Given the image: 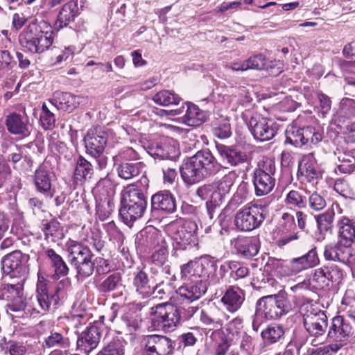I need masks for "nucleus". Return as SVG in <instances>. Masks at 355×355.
<instances>
[{
    "label": "nucleus",
    "mask_w": 355,
    "mask_h": 355,
    "mask_svg": "<svg viewBox=\"0 0 355 355\" xmlns=\"http://www.w3.org/2000/svg\"><path fill=\"white\" fill-rule=\"evenodd\" d=\"M284 331L283 328L277 324L269 325L266 329L261 331V337L267 344H272L279 340Z\"/></svg>",
    "instance_id": "de8ad7c7"
},
{
    "label": "nucleus",
    "mask_w": 355,
    "mask_h": 355,
    "mask_svg": "<svg viewBox=\"0 0 355 355\" xmlns=\"http://www.w3.org/2000/svg\"><path fill=\"white\" fill-rule=\"evenodd\" d=\"M53 28L45 20L35 19L20 33V45L28 52L41 54L47 51L53 43Z\"/></svg>",
    "instance_id": "f257e3e1"
},
{
    "label": "nucleus",
    "mask_w": 355,
    "mask_h": 355,
    "mask_svg": "<svg viewBox=\"0 0 355 355\" xmlns=\"http://www.w3.org/2000/svg\"><path fill=\"white\" fill-rule=\"evenodd\" d=\"M220 166L209 150H199L185 162L180 173L186 184H193L216 173Z\"/></svg>",
    "instance_id": "f03ea898"
},
{
    "label": "nucleus",
    "mask_w": 355,
    "mask_h": 355,
    "mask_svg": "<svg viewBox=\"0 0 355 355\" xmlns=\"http://www.w3.org/2000/svg\"><path fill=\"white\" fill-rule=\"evenodd\" d=\"M97 355H124V347L122 341L119 338H112L105 343L103 347Z\"/></svg>",
    "instance_id": "09e8293b"
},
{
    "label": "nucleus",
    "mask_w": 355,
    "mask_h": 355,
    "mask_svg": "<svg viewBox=\"0 0 355 355\" xmlns=\"http://www.w3.org/2000/svg\"><path fill=\"white\" fill-rule=\"evenodd\" d=\"M143 343L146 355H171L175 347L172 340L155 334L144 337Z\"/></svg>",
    "instance_id": "2eb2a0df"
},
{
    "label": "nucleus",
    "mask_w": 355,
    "mask_h": 355,
    "mask_svg": "<svg viewBox=\"0 0 355 355\" xmlns=\"http://www.w3.org/2000/svg\"><path fill=\"white\" fill-rule=\"evenodd\" d=\"M45 254L51 260V265L54 268L55 277L60 278L68 275L69 268L61 256L53 249L46 250Z\"/></svg>",
    "instance_id": "4c0bfd02"
},
{
    "label": "nucleus",
    "mask_w": 355,
    "mask_h": 355,
    "mask_svg": "<svg viewBox=\"0 0 355 355\" xmlns=\"http://www.w3.org/2000/svg\"><path fill=\"white\" fill-rule=\"evenodd\" d=\"M42 230L44 232L45 239L49 241L57 242L63 236L60 224L55 220L42 224Z\"/></svg>",
    "instance_id": "a18cd8bd"
},
{
    "label": "nucleus",
    "mask_w": 355,
    "mask_h": 355,
    "mask_svg": "<svg viewBox=\"0 0 355 355\" xmlns=\"http://www.w3.org/2000/svg\"><path fill=\"white\" fill-rule=\"evenodd\" d=\"M133 284L136 291L143 297L152 295L153 288L149 285L147 274L144 271H139L135 275Z\"/></svg>",
    "instance_id": "c03bdc74"
},
{
    "label": "nucleus",
    "mask_w": 355,
    "mask_h": 355,
    "mask_svg": "<svg viewBox=\"0 0 355 355\" xmlns=\"http://www.w3.org/2000/svg\"><path fill=\"white\" fill-rule=\"evenodd\" d=\"M285 202L291 207L304 208L306 205V196L303 195L302 191L292 190L286 196Z\"/></svg>",
    "instance_id": "3c124183"
},
{
    "label": "nucleus",
    "mask_w": 355,
    "mask_h": 355,
    "mask_svg": "<svg viewBox=\"0 0 355 355\" xmlns=\"http://www.w3.org/2000/svg\"><path fill=\"white\" fill-rule=\"evenodd\" d=\"M181 277L184 280L196 282L202 281L209 285H214L219 282L216 264L205 258L196 259L182 265Z\"/></svg>",
    "instance_id": "20e7f679"
},
{
    "label": "nucleus",
    "mask_w": 355,
    "mask_h": 355,
    "mask_svg": "<svg viewBox=\"0 0 355 355\" xmlns=\"http://www.w3.org/2000/svg\"><path fill=\"white\" fill-rule=\"evenodd\" d=\"M58 110L72 112L80 103V96L69 92H55L49 100Z\"/></svg>",
    "instance_id": "aec40b11"
},
{
    "label": "nucleus",
    "mask_w": 355,
    "mask_h": 355,
    "mask_svg": "<svg viewBox=\"0 0 355 355\" xmlns=\"http://www.w3.org/2000/svg\"><path fill=\"white\" fill-rule=\"evenodd\" d=\"M121 277L119 273H114L108 276L99 286L103 292H110L121 285Z\"/></svg>",
    "instance_id": "bf43d9fd"
},
{
    "label": "nucleus",
    "mask_w": 355,
    "mask_h": 355,
    "mask_svg": "<svg viewBox=\"0 0 355 355\" xmlns=\"http://www.w3.org/2000/svg\"><path fill=\"white\" fill-rule=\"evenodd\" d=\"M248 69L270 71L275 75L283 71V63L280 60L268 61L262 53H258L250 56L246 60Z\"/></svg>",
    "instance_id": "a211bd4d"
},
{
    "label": "nucleus",
    "mask_w": 355,
    "mask_h": 355,
    "mask_svg": "<svg viewBox=\"0 0 355 355\" xmlns=\"http://www.w3.org/2000/svg\"><path fill=\"white\" fill-rule=\"evenodd\" d=\"M297 178L301 181H311V156L306 155L299 162Z\"/></svg>",
    "instance_id": "6e6d98bb"
},
{
    "label": "nucleus",
    "mask_w": 355,
    "mask_h": 355,
    "mask_svg": "<svg viewBox=\"0 0 355 355\" xmlns=\"http://www.w3.org/2000/svg\"><path fill=\"white\" fill-rule=\"evenodd\" d=\"M248 127L254 138L260 141L272 139L277 131V125L275 122L260 115L252 116Z\"/></svg>",
    "instance_id": "4468645a"
},
{
    "label": "nucleus",
    "mask_w": 355,
    "mask_h": 355,
    "mask_svg": "<svg viewBox=\"0 0 355 355\" xmlns=\"http://www.w3.org/2000/svg\"><path fill=\"white\" fill-rule=\"evenodd\" d=\"M183 105L185 114L181 117L182 123L188 126L197 127L206 121V113L197 105L191 102H186Z\"/></svg>",
    "instance_id": "bb28decb"
},
{
    "label": "nucleus",
    "mask_w": 355,
    "mask_h": 355,
    "mask_svg": "<svg viewBox=\"0 0 355 355\" xmlns=\"http://www.w3.org/2000/svg\"><path fill=\"white\" fill-rule=\"evenodd\" d=\"M340 115L346 119L355 117V101L349 98H344L340 102Z\"/></svg>",
    "instance_id": "052dcab7"
},
{
    "label": "nucleus",
    "mask_w": 355,
    "mask_h": 355,
    "mask_svg": "<svg viewBox=\"0 0 355 355\" xmlns=\"http://www.w3.org/2000/svg\"><path fill=\"white\" fill-rule=\"evenodd\" d=\"M151 207L153 210L173 213L176 210L175 198L168 191L157 192L151 198Z\"/></svg>",
    "instance_id": "a878e982"
},
{
    "label": "nucleus",
    "mask_w": 355,
    "mask_h": 355,
    "mask_svg": "<svg viewBox=\"0 0 355 355\" xmlns=\"http://www.w3.org/2000/svg\"><path fill=\"white\" fill-rule=\"evenodd\" d=\"M213 134L215 137L220 139H226L230 137L231 127L228 120L224 119L218 125L212 128Z\"/></svg>",
    "instance_id": "680f3d73"
},
{
    "label": "nucleus",
    "mask_w": 355,
    "mask_h": 355,
    "mask_svg": "<svg viewBox=\"0 0 355 355\" xmlns=\"http://www.w3.org/2000/svg\"><path fill=\"white\" fill-rule=\"evenodd\" d=\"M211 338L215 342V355H226L231 342L222 329H215L211 332Z\"/></svg>",
    "instance_id": "a19ab883"
},
{
    "label": "nucleus",
    "mask_w": 355,
    "mask_h": 355,
    "mask_svg": "<svg viewBox=\"0 0 355 355\" xmlns=\"http://www.w3.org/2000/svg\"><path fill=\"white\" fill-rule=\"evenodd\" d=\"M152 154L161 159H175L180 155L176 142L167 139L164 142L155 144L151 148Z\"/></svg>",
    "instance_id": "c85d7f7f"
},
{
    "label": "nucleus",
    "mask_w": 355,
    "mask_h": 355,
    "mask_svg": "<svg viewBox=\"0 0 355 355\" xmlns=\"http://www.w3.org/2000/svg\"><path fill=\"white\" fill-rule=\"evenodd\" d=\"M267 215L266 207L251 202L236 214L234 224L241 231H252L261 226Z\"/></svg>",
    "instance_id": "0eeeda50"
},
{
    "label": "nucleus",
    "mask_w": 355,
    "mask_h": 355,
    "mask_svg": "<svg viewBox=\"0 0 355 355\" xmlns=\"http://www.w3.org/2000/svg\"><path fill=\"white\" fill-rule=\"evenodd\" d=\"M256 305L263 313L266 320L277 319L287 314L293 306L284 295H267L260 298Z\"/></svg>",
    "instance_id": "9d476101"
},
{
    "label": "nucleus",
    "mask_w": 355,
    "mask_h": 355,
    "mask_svg": "<svg viewBox=\"0 0 355 355\" xmlns=\"http://www.w3.org/2000/svg\"><path fill=\"white\" fill-rule=\"evenodd\" d=\"M310 310H311V304L309 300L303 302L299 309V313L303 319V324L304 328L308 332H310L311 330V324H310Z\"/></svg>",
    "instance_id": "0e129e2a"
},
{
    "label": "nucleus",
    "mask_w": 355,
    "mask_h": 355,
    "mask_svg": "<svg viewBox=\"0 0 355 355\" xmlns=\"http://www.w3.org/2000/svg\"><path fill=\"white\" fill-rule=\"evenodd\" d=\"M274 160L264 157L258 162L252 177L254 193L257 196H266L274 189L276 182Z\"/></svg>",
    "instance_id": "39448f33"
},
{
    "label": "nucleus",
    "mask_w": 355,
    "mask_h": 355,
    "mask_svg": "<svg viewBox=\"0 0 355 355\" xmlns=\"http://www.w3.org/2000/svg\"><path fill=\"white\" fill-rule=\"evenodd\" d=\"M152 100L161 106H170L178 105L182 99L173 91L162 90L156 93Z\"/></svg>",
    "instance_id": "58836bf2"
},
{
    "label": "nucleus",
    "mask_w": 355,
    "mask_h": 355,
    "mask_svg": "<svg viewBox=\"0 0 355 355\" xmlns=\"http://www.w3.org/2000/svg\"><path fill=\"white\" fill-rule=\"evenodd\" d=\"M314 217L316 220L318 227L315 232V239L320 241L324 239L326 233L331 227L334 213L332 211H327Z\"/></svg>",
    "instance_id": "c9c22d12"
},
{
    "label": "nucleus",
    "mask_w": 355,
    "mask_h": 355,
    "mask_svg": "<svg viewBox=\"0 0 355 355\" xmlns=\"http://www.w3.org/2000/svg\"><path fill=\"white\" fill-rule=\"evenodd\" d=\"M66 247L68 253V259L71 265L92 253L88 246L73 240L69 241Z\"/></svg>",
    "instance_id": "72a5a7b5"
},
{
    "label": "nucleus",
    "mask_w": 355,
    "mask_h": 355,
    "mask_svg": "<svg viewBox=\"0 0 355 355\" xmlns=\"http://www.w3.org/2000/svg\"><path fill=\"white\" fill-rule=\"evenodd\" d=\"M217 150L223 160H226L231 166H236L247 160L245 153L231 148L223 144L216 145Z\"/></svg>",
    "instance_id": "7c9ffc66"
},
{
    "label": "nucleus",
    "mask_w": 355,
    "mask_h": 355,
    "mask_svg": "<svg viewBox=\"0 0 355 355\" xmlns=\"http://www.w3.org/2000/svg\"><path fill=\"white\" fill-rule=\"evenodd\" d=\"M340 348V345L338 344H332L312 349V355H331L332 353H336Z\"/></svg>",
    "instance_id": "774afa93"
},
{
    "label": "nucleus",
    "mask_w": 355,
    "mask_h": 355,
    "mask_svg": "<svg viewBox=\"0 0 355 355\" xmlns=\"http://www.w3.org/2000/svg\"><path fill=\"white\" fill-rule=\"evenodd\" d=\"M229 316L217 306H210L200 312V322L210 329H221Z\"/></svg>",
    "instance_id": "f3484780"
},
{
    "label": "nucleus",
    "mask_w": 355,
    "mask_h": 355,
    "mask_svg": "<svg viewBox=\"0 0 355 355\" xmlns=\"http://www.w3.org/2000/svg\"><path fill=\"white\" fill-rule=\"evenodd\" d=\"M245 300L244 291L237 286H230L221 298V302L230 313L236 312Z\"/></svg>",
    "instance_id": "5701e85b"
},
{
    "label": "nucleus",
    "mask_w": 355,
    "mask_h": 355,
    "mask_svg": "<svg viewBox=\"0 0 355 355\" xmlns=\"http://www.w3.org/2000/svg\"><path fill=\"white\" fill-rule=\"evenodd\" d=\"M24 281L16 284L3 283L0 285V299L8 302L7 307L11 311H21L31 306L24 297Z\"/></svg>",
    "instance_id": "9b49d317"
},
{
    "label": "nucleus",
    "mask_w": 355,
    "mask_h": 355,
    "mask_svg": "<svg viewBox=\"0 0 355 355\" xmlns=\"http://www.w3.org/2000/svg\"><path fill=\"white\" fill-rule=\"evenodd\" d=\"M79 15V8L76 1L72 0L66 3L61 8L55 26L58 28L67 26L74 21Z\"/></svg>",
    "instance_id": "c756f323"
},
{
    "label": "nucleus",
    "mask_w": 355,
    "mask_h": 355,
    "mask_svg": "<svg viewBox=\"0 0 355 355\" xmlns=\"http://www.w3.org/2000/svg\"><path fill=\"white\" fill-rule=\"evenodd\" d=\"M145 165L143 162L128 163L123 162L117 167L119 176L124 180H130L138 175Z\"/></svg>",
    "instance_id": "ea45409f"
},
{
    "label": "nucleus",
    "mask_w": 355,
    "mask_h": 355,
    "mask_svg": "<svg viewBox=\"0 0 355 355\" xmlns=\"http://www.w3.org/2000/svg\"><path fill=\"white\" fill-rule=\"evenodd\" d=\"M86 232V236L83 238V240L92 245L96 251L100 252L104 247V241L102 240L100 232L97 230L92 231L91 230H85Z\"/></svg>",
    "instance_id": "864d4df0"
},
{
    "label": "nucleus",
    "mask_w": 355,
    "mask_h": 355,
    "mask_svg": "<svg viewBox=\"0 0 355 355\" xmlns=\"http://www.w3.org/2000/svg\"><path fill=\"white\" fill-rule=\"evenodd\" d=\"M29 255L20 250H15L6 255L2 260L3 272L10 277H20L28 272Z\"/></svg>",
    "instance_id": "f8f14e48"
},
{
    "label": "nucleus",
    "mask_w": 355,
    "mask_h": 355,
    "mask_svg": "<svg viewBox=\"0 0 355 355\" xmlns=\"http://www.w3.org/2000/svg\"><path fill=\"white\" fill-rule=\"evenodd\" d=\"M96 190L104 198V200H107L115 193V186L109 179H104L99 181L96 187Z\"/></svg>",
    "instance_id": "13d9d810"
},
{
    "label": "nucleus",
    "mask_w": 355,
    "mask_h": 355,
    "mask_svg": "<svg viewBox=\"0 0 355 355\" xmlns=\"http://www.w3.org/2000/svg\"><path fill=\"white\" fill-rule=\"evenodd\" d=\"M59 288H57L54 291H49V282L40 272L37 274V282L36 284V304L28 307L34 313H44L49 311L51 306L56 307L60 297L58 295Z\"/></svg>",
    "instance_id": "1a4fd4ad"
},
{
    "label": "nucleus",
    "mask_w": 355,
    "mask_h": 355,
    "mask_svg": "<svg viewBox=\"0 0 355 355\" xmlns=\"http://www.w3.org/2000/svg\"><path fill=\"white\" fill-rule=\"evenodd\" d=\"M94 173L93 166L82 155H80L76 161V165L73 173L74 181L78 183L85 181L92 178Z\"/></svg>",
    "instance_id": "f704fd0d"
},
{
    "label": "nucleus",
    "mask_w": 355,
    "mask_h": 355,
    "mask_svg": "<svg viewBox=\"0 0 355 355\" xmlns=\"http://www.w3.org/2000/svg\"><path fill=\"white\" fill-rule=\"evenodd\" d=\"M197 230V224L189 220H184L182 224L178 223L170 224L168 231L173 241V248L185 250L197 246L198 243Z\"/></svg>",
    "instance_id": "423d86ee"
},
{
    "label": "nucleus",
    "mask_w": 355,
    "mask_h": 355,
    "mask_svg": "<svg viewBox=\"0 0 355 355\" xmlns=\"http://www.w3.org/2000/svg\"><path fill=\"white\" fill-rule=\"evenodd\" d=\"M164 183L167 185H173L178 180V173L175 168L165 167L162 168Z\"/></svg>",
    "instance_id": "338daca9"
},
{
    "label": "nucleus",
    "mask_w": 355,
    "mask_h": 355,
    "mask_svg": "<svg viewBox=\"0 0 355 355\" xmlns=\"http://www.w3.org/2000/svg\"><path fill=\"white\" fill-rule=\"evenodd\" d=\"M139 236L143 239H146L145 241L141 242L139 241V243L150 248H155L159 243V237L156 232L153 233H147L146 231H142L140 232Z\"/></svg>",
    "instance_id": "69168bd1"
},
{
    "label": "nucleus",
    "mask_w": 355,
    "mask_h": 355,
    "mask_svg": "<svg viewBox=\"0 0 355 355\" xmlns=\"http://www.w3.org/2000/svg\"><path fill=\"white\" fill-rule=\"evenodd\" d=\"M54 178L53 173L50 170L46 163H42L35 170L34 174V184L36 188V191L43 194H51L52 180Z\"/></svg>",
    "instance_id": "6ab92c4d"
},
{
    "label": "nucleus",
    "mask_w": 355,
    "mask_h": 355,
    "mask_svg": "<svg viewBox=\"0 0 355 355\" xmlns=\"http://www.w3.org/2000/svg\"><path fill=\"white\" fill-rule=\"evenodd\" d=\"M208 283L197 281L196 284H189L179 288L178 293L180 300L190 304L198 300L207 289Z\"/></svg>",
    "instance_id": "393cba45"
},
{
    "label": "nucleus",
    "mask_w": 355,
    "mask_h": 355,
    "mask_svg": "<svg viewBox=\"0 0 355 355\" xmlns=\"http://www.w3.org/2000/svg\"><path fill=\"white\" fill-rule=\"evenodd\" d=\"M180 320L179 309L171 304H159L152 308V324L157 329L173 331L180 324Z\"/></svg>",
    "instance_id": "6e6552de"
},
{
    "label": "nucleus",
    "mask_w": 355,
    "mask_h": 355,
    "mask_svg": "<svg viewBox=\"0 0 355 355\" xmlns=\"http://www.w3.org/2000/svg\"><path fill=\"white\" fill-rule=\"evenodd\" d=\"M312 309V336L322 337L324 338V334L327 328V317L324 311L319 310L313 313Z\"/></svg>",
    "instance_id": "e433bc0d"
},
{
    "label": "nucleus",
    "mask_w": 355,
    "mask_h": 355,
    "mask_svg": "<svg viewBox=\"0 0 355 355\" xmlns=\"http://www.w3.org/2000/svg\"><path fill=\"white\" fill-rule=\"evenodd\" d=\"M70 345V341L66 334L51 331L44 338L42 342L44 348L67 349Z\"/></svg>",
    "instance_id": "473e14b6"
},
{
    "label": "nucleus",
    "mask_w": 355,
    "mask_h": 355,
    "mask_svg": "<svg viewBox=\"0 0 355 355\" xmlns=\"http://www.w3.org/2000/svg\"><path fill=\"white\" fill-rule=\"evenodd\" d=\"M147 207V196L137 184L128 185L122 191L119 215L123 223L131 227L141 218Z\"/></svg>",
    "instance_id": "7ed1b4c3"
},
{
    "label": "nucleus",
    "mask_w": 355,
    "mask_h": 355,
    "mask_svg": "<svg viewBox=\"0 0 355 355\" xmlns=\"http://www.w3.org/2000/svg\"><path fill=\"white\" fill-rule=\"evenodd\" d=\"M236 178V176L234 172H230L219 180L218 186L216 187V191L220 196V204L224 200L225 196L229 193Z\"/></svg>",
    "instance_id": "49530a36"
},
{
    "label": "nucleus",
    "mask_w": 355,
    "mask_h": 355,
    "mask_svg": "<svg viewBox=\"0 0 355 355\" xmlns=\"http://www.w3.org/2000/svg\"><path fill=\"white\" fill-rule=\"evenodd\" d=\"M121 322L126 327L127 331L132 332L139 327L141 318L138 313L130 309L123 314L121 316Z\"/></svg>",
    "instance_id": "8fccbe9b"
},
{
    "label": "nucleus",
    "mask_w": 355,
    "mask_h": 355,
    "mask_svg": "<svg viewBox=\"0 0 355 355\" xmlns=\"http://www.w3.org/2000/svg\"><path fill=\"white\" fill-rule=\"evenodd\" d=\"M234 248L239 256L245 259H251L259 251V240L255 236L238 238L235 241Z\"/></svg>",
    "instance_id": "b1692460"
},
{
    "label": "nucleus",
    "mask_w": 355,
    "mask_h": 355,
    "mask_svg": "<svg viewBox=\"0 0 355 355\" xmlns=\"http://www.w3.org/2000/svg\"><path fill=\"white\" fill-rule=\"evenodd\" d=\"M196 194L202 200H207L209 203L215 207L220 205V196L216 191V187L213 184H204L200 187Z\"/></svg>",
    "instance_id": "37998d69"
},
{
    "label": "nucleus",
    "mask_w": 355,
    "mask_h": 355,
    "mask_svg": "<svg viewBox=\"0 0 355 355\" xmlns=\"http://www.w3.org/2000/svg\"><path fill=\"white\" fill-rule=\"evenodd\" d=\"M40 123L44 130H52L55 125L54 114L49 109L45 103L42 104L40 116Z\"/></svg>",
    "instance_id": "603ef678"
},
{
    "label": "nucleus",
    "mask_w": 355,
    "mask_h": 355,
    "mask_svg": "<svg viewBox=\"0 0 355 355\" xmlns=\"http://www.w3.org/2000/svg\"><path fill=\"white\" fill-rule=\"evenodd\" d=\"M5 124L10 134L24 137L29 135L28 119L18 113L12 112L6 116Z\"/></svg>",
    "instance_id": "cd10ccee"
},
{
    "label": "nucleus",
    "mask_w": 355,
    "mask_h": 355,
    "mask_svg": "<svg viewBox=\"0 0 355 355\" xmlns=\"http://www.w3.org/2000/svg\"><path fill=\"white\" fill-rule=\"evenodd\" d=\"M101 325L96 322L81 333L77 340V347L80 352L89 354L96 348L101 336Z\"/></svg>",
    "instance_id": "dca6fc26"
},
{
    "label": "nucleus",
    "mask_w": 355,
    "mask_h": 355,
    "mask_svg": "<svg viewBox=\"0 0 355 355\" xmlns=\"http://www.w3.org/2000/svg\"><path fill=\"white\" fill-rule=\"evenodd\" d=\"M92 252L71 264L75 268L77 275L83 278L91 276L94 270V263L92 261Z\"/></svg>",
    "instance_id": "79ce46f5"
},
{
    "label": "nucleus",
    "mask_w": 355,
    "mask_h": 355,
    "mask_svg": "<svg viewBox=\"0 0 355 355\" xmlns=\"http://www.w3.org/2000/svg\"><path fill=\"white\" fill-rule=\"evenodd\" d=\"M330 272L328 270L318 268L315 270L312 278V287L315 289H322L328 286Z\"/></svg>",
    "instance_id": "4d7b16f0"
},
{
    "label": "nucleus",
    "mask_w": 355,
    "mask_h": 355,
    "mask_svg": "<svg viewBox=\"0 0 355 355\" xmlns=\"http://www.w3.org/2000/svg\"><path fill=\"white\" fill-rule=\"evenodd\" d=\"M355 328L352 325L349 314L346 318L343 316L335 317L332 320L329 336L336 339H341L347 336H354Z\"/></svg>",
    "instance_id": "4be33fe9"
},
{
    "label": "nucleus",
    "mask_w": 355,
    "mask_h": 355,
    "mask_svg": "<svg viewBox=\"0 0 355 355\" xmlns=\"http://www.w3.org/2000/svg\"><path fill=\"white\" fill-rule=\"evenodd\" d=\"M337 226L339 243L345 248L350 247L355 241V219L341 216Z\"/></svg>",
    "instance_id": "412c9836"
},
{
    "label": "nucleus",
    "mask_w": 355,
    "mask_h": 355,
    "mask_svg": "<svg viewBox=\"0 0 355 355\" xmlns=\"http://www.w3.org/2000/svg\"><path fill=\"white\" fill-rule=\"evenodd\" d=\"M308 128H299L294 125L288 126L286 130V142L296 147L305 145L309 141Z\"/></svg>",
    "instance_id": "2f4dec72"
},
{
    "label": "nucleus",
    "mask_w": 355,
    "mask_h": 355,
    "mask_svg": "<svg viewBox=\"0 0 355 355\" xmlns=\"http://www.w3.org/2000/svg\"><path fill=\"white\" fill-rule=\"evenodd\" d=\"M108 139V132L103 127L90 128L84 137L87 154L97 158L103 155Z\"/></svg>",
    "instance_id": "ddd939ff"
},
{
    "label": "nucleus",
    "mask_w": 355,
    "mask_h": 355,
    "mask_svg": "<svg viewBox=\"0 0 355 355\" xmlns=\"http://www.w3.org/2000/svg\"><path fill=\"white\" fill-rule=\"evenodd\" d=\"M112 211V203L110 199L102 200L96 205V215L99 220L103 221L107 218Z\"/></svg>",
    "instance_id": "e2e57ef3"
},
{
    "label": "nucleus",
    "mask_w": 355,
    "mask_h": 355,
    "mask_svg": "<svg viewBox=\"0 0 355 355\" xmlns=\"http://www.w3.org/2000/svg\"><path fill=\"white\" fill-rule=\"evenodd\" d=\"M331 109L330 98L323 94H318L315 101L314 110L319 117L324 118Z\"/></svg>",
    "instance_id": "5fc2aeb1"
}]
</instances>
